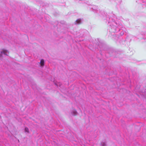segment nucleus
Masks as SVG:
<instances>
[{"label":"nucleus","instance_id":"1","mask_svg":"<svg viewBox=\"0 0 146 146\" xmlns=\"http://www.w3.org/2000/svg\"><path fill=\"white\" fill-rule=\"evenodd\" d=\"M88 2H87L86 4L89 5L88 8L90 10L94 12L97 13L100 16L102 17L104 20H106L108 22V25L109 26V32L112 33H117L119 31H121L120 33V35L122 36L124 34L125 31L124 30L125 28L123 27L121 22L117 19L115 15L112 14H107L105 13L103 11H100L98 10L97 6L91 5L88 3Z\"/></svg>","mask_w":146,"mask_h":146},{"label":"nucleus","instance_id":"2","mask_svg":"<svg viewBox=\"0 0 146 146\" xmlns=\"http://www.w3.org/2000/svg\"><path fill=\"white\" fill-rule=\"evenodd\" d=\"M9 52L8 51L5 50H3L2 51L0 52V58L2 56V55L4 54L5 55L7 56V53Z\"/></svg>","mask_w":146,"mask_h":146},{"label":"nucleus","instance_id":"3","mask_svg":"<svg viewBox=\"0 0 146 146\" xmlns=\"http://www.w3.org/2000/svg\"><path fill=\"white\" fill-rule=\"evenodd\" d=\"M136 2L140 3L143 6L146 5V0H138Z\"/></svg>","mask_w":146,"mask_h":146},{"label":"nucleus","instance_id":"4","mask_svg":"<svg viewBox=\"0 0 146 146\" xmlns=\"http://www.w3.org/2000/svg\"><path fill=\"white\" fill-rule=\"evenodd\" d=\"M81 23V19H77L76 21L75 22V24H79Z\"/></svg>","mask_w":146,"mask_h":146},{"label":"nucleus","instance_id":"5","mask_svg":"<svg viewBox=\"0 0 146 146\" xmlns=\"http://www.w3.org/2000/svg\"><path fill=\"white\" fill-rule=\"evenodd\" d=\"M71 113L73 115H76L77 113V112L75 110H73L71 112Z\"/></svg>","mask_w":146,"mask_h":146},{"label":"nucleus","instance_id":"6","mask_svg":"<svg viewBox=\"0 0 146 146\" xmlns=\"http://www.w3.org/2000/svg\"><path fill=\"white\" fill-rule=\"evenodd\" d=\"M40 64L41 66L42 67L44 66V60L42 59L41 60Z\"/></svg>","mask_w":146,"mask_h":146},{"label":"nucleus","instance_id":"7","mask_svg":"<svg viewBox=\"0 0 146 146\" xmlns=\"http://www.w3.org/2000/svg\"><path fill=\"white\" fill-rule=\"evenodd\" d=\"M141 95H143V96L146 99V92H142Z\"/></svg>","mask_w":146,"mask_h":146},{"label":"nucleus","instance_id":"8","mask_svg":"<svg viewBox=\"0 0 146 146\" xmlns=\"http://www.w3.org/2000/svg\"><path fill=\"white\" fill-rule=\"evenodd\" d=\"M101 146H106V142L105 141L102 142L101 143Z\"/></svg>","mask_w":146,"mask_h":146},{"label":"nucleus","instance_id":"9","mask_svg":"<svg viewBox=\"0 0 146 146\" xmlns=\"http://www.w3.org/2000/svg\"><path fill=\"white\" fill-rule=\"evenodd\" d=\"M25 132L29 133V130L28 128L25 127Z\"/></svg>","mask_w":146,"mask_h":146},{"label":"nucleus","instance_id":"10","mask_svg":"<svg viewBox=\"0 0 146 146\" xmlns=\"http://www.w3.org/2000/svg\"><path fill=\"white\" fill-rule=\"evenodd\" d=\"M83 31H84V32H86L87 31L86 30H84Z\"/></svg>","mask_w":146,"mask_h":146}]
</instances>
